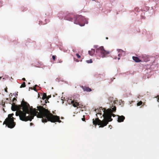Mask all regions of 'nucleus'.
<instances>
[{
  "instance_id": "f257e3e1",
  "label": "nucleus",
  "mask_w": 159,
  "mask_h": 159,
  "mask_svg": "<svg viewBox=\"0 0 159 159\" xmlns=\"http://www.w3.org/2000/svg\"><path fill=\"white\" fill-rule=\"evenodd\" d=\"M22 106L23 111L20 110L17 111L16 115L19 116L20 119L22 121H31L34 116H36L38 118H42V121L43 123L48 121L53 123L61 122L59 116L53 115L48 109L43 106H38L36 109H33L32 107H30L28 103L24 101L22 102Z\"/></svg>"
},
{
  "instance_id": "f03ea898",
  "label": "nucleus",
  "mask_w": 159,
  "mask_h": 159,
  "mask_svg": "<svg viewBox=\"0 0 159 159\" xmlns=\"http://www.w3.org/2000/svg\"><path fill=\"white\" fill-rule=\"evenodd\" d=\"M113 107L111 108H108L106 109L105 108H102V107L99 108L98 110V114L101 115L102 114V112L101 110H102L103 112L102 114V116L103 117L104 119L101 120H99L98 118H96L94 120L93 119V125H100L99 127H103L107 125L108 122L111 121L112 120L111 118L112 116L113 117L115 116L114 114L112 113V112H115L116 110V107L115 106H112Z\"/></svg>"
},
{
  "instance_id": "7ed1b4c3",
  "label": "nucleus",
  "mask_w": 159,
  "mask_h": 159,
  "mask_svg": "<svg viewBox=\"0 0 159 159\" xmlns=\"http://www.w3.org/2000/svg\"><path fill=\"white\" fill-rule=\"evenodd\" d=\"M68 20L73 21L74 24L79 25L81 26H84L85 23H88L87 20L81 15H76L74 17V19L72 17H69Z\"/></svg>"
},
{
  "instance_id": "20e7f679",
  "label": "nucleus",
  "mask_w": 159,
  "mask_h": 159,
  "mask_svg": "<svg viewBox=\"0 0 159 159\" xmlns=\"http://www.w3.org/2000/svg\"><path fill=\"white\" fill-rule=\"evenodd\" d=\"M13 114H9L8 115L7 118L4 121L3 124H6L8 127L10 128H13L15 126L16 123L14 122V118L12 116Z\"/></svg>"
},
{
  "instance_id": "39448f33",
  "label": "nucleus",
  "mask_w": 159,
  "mask_h": 159,
  "mask_svg": "<svg viewBox=\"0 0 159 159\" xmlns=\"http://www.w3.org/2000/svg\"><path fill=\"white\" fill-rule=\"evenodd\" d=\"M96 55L98 59L99 58H104L107 56V55L109 54L110 52L105 50L103 46H101L97 48L96 50Z\"/></svg>"
},
{
  "instance_id": "423d86ee",
  "label": "nucleus",
  "mask_w": 159,
  "mask_h": 159,
  "mask_svg": "<svg viewBox=\"0 0 159 159\" xmlns=\"http://www.w3.org/2000/svg\"><path fill=\"white\" fill-rule=\"evenodd\" d=\"M22 107V104L21 105L17 106L15 105V103H13L12 105L11 109L13 111H16V110H20Z\"/></svg>"
},
{
  "instance_id": "0eeeda50",
  "label": "nucleus",
  "mask_w": 159,
  "mask_h": 159,
  "mask_svg": "<svg viewBox=\"0 0 159 159\" xmlns=\"http://www.w3.org/2000/svg\"><path fill=\"white\" fill-rule=\"evenodd\" d=\"M71 103L72 104L73 106L74 107H77V108L78 107V106H79V107H81L80 106V104L79 103L77 102H76L74 100L71 101Z\"/></svg>"
},
{
  "instance_id": "6e6552de",
  "label": "nucleus",
  "mask_w": 159,
  "mask_h": 159,
  "mask_svg": "<svg viewBox=\"0 0 159 159\" xmlns=\"http://www.w3.org/2000/svg\"><path fill=\"white\" fill-rule=\"evenodd\" d=\"M118 122H122L125 119V117L123 116H120L118 115Z\"/></svg>"
},
{
  "instance_id": "1a4fd4ad",
  "label": "nucleus",
  "mask_w": 159,
  "mask_h": 159,
  "mask_svg": "<svg viewBox=\"0 0 159 159\" xmlns=\"http://www.w3.org/2000/svg\"><path fill=\"white\" fill-rule=\"evenodd\" d=\"M117 51H118V52H120V53L118 55L119 57H121V56L123 55L124 56H125V52L124 51L122 50L121 49H117Z\"/></svg>"
},
{
  "instance_id": "9d476101",
  "label": "nucleus",
  "mask_w": 159,
  "mask_h": 159,
  "mask_svg": "<svg viewBox=\"0 0 159 159\" xmlns=\"http://www.w3.org/2000/svg\"><path fill=\"white\" fill-rule=\"evenodd\" d=\"M141 57L142 58L143 61L147 62L149 61L148 57L145 55H142Z\"/></svg>"
},
{
  "instance_id": "9b49d317",
  "label": "nucleus",
  "mask_w": 159,
  "mask_h": 159,
  "mask_svg": "<svg viewBox=\"0 0 159 159\" xmlns=\"http://www.w3.org/2000/svg\"><path fill=\"white\" fill-rule=\"evenodd\" d=\"M132 58L133 60L134 61L136 62H139L141 61V60L137 57H133Z\"/></svg>"
},
{
  "instance_id": "f8f14e48",
  "label": "nucleus",
  "mask_w": 159,
  "mask_h": 159,
  "mask_svg": "<svg viewBox=\"0 0 159 159\" xmlns=\"http://www.w3.org/2000/svg\"><path fill=\"white\" fill-rule=\"evenodd\" d=\"M56 81L58 82H59L60 81L64 82L65 83H67V82L66 81H64L63 78H61V77H59V78H57L56 79Z\"/></svg>"
},
{
  "instance_id": "ddd939ff",
  "label": "nucleus",
  "mask_w": 159,
  "mask_h": 159,
  "mask_svg": "<svg viewBox=\"0 0 159 159\" xmlns=\"http://www.w3.org/2000/svg\"><path fill=\"white\" fill-rule=\"evenodd\" d=\"M95 52V50L94 49H92L91 51H89V53L91 56L93 55Z\"/></svg>"
},
{
  "instance_id": "4468645a",
  "label": "nucleus",
  "mask_w": 159,
  "mask_h": 159,
  "mask_svg": "<svg viewBox=\"0 0 159 159\" xmlns=\"http://www.w3.org/2000/svg\"><path fill=\"white\" fill-rule=\"evenodd\" d=\"M47 98V95L46 93H44L43 95L42 98L43 99H44L46 98Z\"/></svg>"
},
{
  "instance_id": "2eb2a0df",
  "label": "nucleus",
  "mask_w": 159,
  "mask_h": 159,
  "mask_svg": "<svg viewBox=\"0 0 159 159\" xmlns=\"http://www.w3.org/2000/svg\"><path fill=\"white\" fill-rule=\"evenodd\" d=\"M82 87V89H87V90H88V89H91L90 88H89L88 87H85L84 88V87L83 86H82L81 87Z\"/></svg>"
},
{
  "instance_id": "dca6fc26",
  "label": "nucleus",
  "mask_w": 159,
  "mask_h": 159,
  "mask_svg": "<svg viewBox=\"0 0 159 159\" xmlns=\"http://www.w3.org/2000/svg\"><path fill=\"white\" fill-rule=\"evenodd\" d=\"M25 82H24L21 85L20 87V88H21L22 87H25Z\"/></svg>"
},
{
  "instance_id": "f3484780",
  "label": "nucleus",
  "mask_w": 159,
  "mask_h": 159,
  "mask_svg": "<svg viewBox=\"0 0 159 159\" xmlns=\"http://www.w3.org/2000/svg\"><path fill=\"white\" fill-rule=\"evenodd\" d=\"M142 103L143 102L141 101H140L137 103V106H140L142 104Z\"/></svg>"
},
{
  "instance_id": "a211bd4d",
  "label": "nucleus",
  "mask_w": 159,
  "mask_h": 159,
  "mask_svg": "<svg viewBox=\"0 0 159 159\" xmlns=\"http://www.w3.org/2000/svg\"><path fill=\"white\" fill-rule=\"evenodd\" d=\"M86 62L88 63H91L92 62V61L91 59L86 61Z\"/></svg>"
},
{
  "instance_id": "6ab92c4d",
  "label": "nucleus",
  "mask_w": 159,
  "mask_h": 159,
  "mask_svg": "<svg viewBox=\"0 0 159 159\" xmlns=\"http://www.w3.org/2000/svg\"><path fill=\"white\" fill-rule=\"evenodd\" d=\"M37 85H35L34 87L33 88H32V87H30V89H36V87L37 86Z\"/></svg>"
},
{
  "instance_id": "aec40b11",
  "label": "nucleus",
  "mask_w": 159,
  "mask_h": 159,
  "mask_svg": "<svg viewBox=\"0 0 159 159\" xmlns=\"http://www.w3.org/2000/svg\"><path fill=\"white\" fill-rule=\"evenodd\" d=\"M83 118H82V120L83 121H85V119L84 118V116H83Z\"/></svg>"
},
{
  "instance_id": "412c9836",
  "label": "nucleus",
  "mask_w": 159,
  "mask_h": 159,
  "mask_svg": "<svg viewBox=\"0 0 159 159\" xmlns=\"http://www.w3.org/2000/svg\"><path fill=\"white\" fill-rule=\"evenodd\" d=\"M76 55L78 58H79L80 57V56L78 54H76Z\"/></svg>"
},
{
  "instance_id": "4be33fe9",
  "label": "nucleus",
  "mask_w": 159,
  "mask_h": 159,
  "mask_svg": "<svg viewBox=\"0 0 159 159\" xmlns=\"http://www.w3.org/2000/svg\"><path fill=\"white\" fill-rule=\"evenodd\" d=\"M74 61H75L77 62H78L79 61L78 59H76L75 58H74Z\"/></svg>"
},
{
  "instance_id": "5701e85b",
  "label": "nucleus",
  "mask_w": 159,
  "mask_h": 159,
  "mask_svg": "<svg viewBox=\"0 0 159 159\" xmlns=\"http://www.w3.org/2000/svg\"><path fill=\"white\" fill-rule=\"evenodd\" d=\"M16 98H14L13 99V102H14L15 101H16Z\"/></svg>"
},
{
  "instance_id": "b1692460",
  "label": "nucleus",
  "mask_w": 159,
  "mask_h": 159,
  "mask_svg": "<svg viewBox=\"0 0 159 159\" xmlns=\"http://www.w3.org/2000/svg\"><path fill=\"white\" fill-rule=\"evenodd\" d=\"M52 57L53 59L54 60L55 58V56H53Z\"/></svg>"
},
{
  "instance_id": "393cba45",
  "label": "nucleus",
  "mask_w": 159,
  "mask_h": 159,
  "mask_svg": "<svg viewBox=\"0 0 159 159\" xmlns=\"http://www.w3.org/2000/svg\"><path fill=\"white\" fill-rule=\"evenodd\" d=\"M86 91H87L88 92H90L91 91H92V90H85Z\"/></svg>"
},
{
  "instance_id": "a878e982",
  "label": "nucleus",
  "mask_w": 159,
  "mask_h": 159,
  "mask_svg": "<svg viewBox=\"0 0 159 159\" xmlns=\"http://www.w3.org/2000/svg\"><path fill=\"white\" fill-rule=\"evenodd\" d=\"M157 101H158V102H159V96L158 97V98Z\"/></svg>"
},
{
  "instance_id": "bb28decb",
  "label": "nucleus",
  "mask_w": 159,
  "mask_h": 159,
  "mask_svg": "<svg viewBox=\"0 0 159 159\" xmlns=\"http://www.w3.org/2000/svg\"><path fill=\"white\" fill-rule=\"evenodd\" d=\"M22 80L25 81V78H23L22 79Z\"/></svg>"
},
{
  "instance_id": "cd10ccee",
  "label": "nucleus",
  "mask_w": 159,
  "mask_h": 159,
  "mask_svg": "<svg viewBox=\"0 0 159 159\" xmlns=\"http://www.w3.org/2000/svg\"><path fill=\"white\" fill-rule=\"evenodd\" d=\"M4 89H5V90L7 89V87H6V88H5Z\"/></svg>"
},
{
  "instance_id": "c85d7f7f",
  "label": "nucleus",
  "mask_w": 159,
  "mask_h": 159,
  "mask_svg": "<svg viewBox=\"0 0 159 159\" xmlns=\"http://www.w3.org/2000/svg\"><path fill=\"white\" fill-rule=\"evenodd\" d=\"M120 59V57H118V60H119V59Z\"/></svg>"
},
{
  "instance_id": "c756f323",
  "label": "nucleus",
  "mask_w": 159,
  "mask_h": 159,
  "mask_svg": "<svg viewBox=\"0 0 159 159\" xmlns=\"http://www.w3.org/2000/svg\"><path fill=\"white\" fill-rule=\"evenodd\" d=\"M117 58V57H115L114 58V59H116Z\"/></svg>"
},
{
  "instance_id": "7c9ffc66",
  "label": "nucleus",
  "mask_w": 159,
  "mask_h": 159,
  "mask_svg": "<svg viewBox=\"0 0 159 159\" xmlns=\"http://www.w3.org/2000/svg\"><path fill=\"white\" fill-rule=\"evenodd\" d=\"M5 91L6 92H7V90H5Z\"/></svg>"
},
{
  "instance_id": "2f4dec72",
  "label": "nucleus",
  "mask_w": 159,
  "mask_h": 159,
  "mask_svg": "<svg viewBox=\"0 0 159 159\" xmlns=\"http://www.w3.org/2000/svg\"><path fill=\"white\" fill-rule=\"evenodd\" d=\"M30 125H32V124H32V123H30Z\"/></svg>"
},
{
  "instance_id": "473e14b6",
  "label": "nucleus",
  "mask_w": 159,
  "mask_h": 159,
  "mask_svg": "<svg viewBox=\"0 0 159 159\" xmlns=\"http://www.w3.org/2000/svg\"><path fill=\"white\" fill-rule=\"evenodd\" d=\"M63 117H62L61 118V119H63Z\"/></svg>"
},
{
  "instance_id": "72a5a7b5",
  "label": "nucleus",
  "mask_w": 159,
  "mask_h": 159,
  "mask_svg": "<svg viewBox=\"0 0 159 159\" xmlns=\"http://www.w3.org/2000/svg\"><path fill=\"white\" fill-rule=\"evenodd\" d=\"M106 39H108V38H107H107H106Z\"/></svg>"
},
{
  "instance_id": "f704fd0d",
  "label": "nucleus",
  "mask_w": 159,
  "mask_h": 159,
  "mask_svg": "<svg viewBox=\"0 0 159 159\" xmlns=\"http://www.w3.org/2000/svg\"><path fill=\"white\" fill-rule=\"evenodd\" d=\"M35 90V91H36L37 92V91L38 90Z\"/></svg>"
},
{
  "instance_id": "c9c22d12",
  "label": "nucleus",
  "mask_w": 159,
  "mask_h": 159,
  "mask_svg": "<svg viewBox=\"0 0 159 159\" xmlns=\"http://www.w3.org/2000/svg\"><path fill=\"white\" fill-rule=\"evenodd\" d=\"M1 79V77H0V79Z\"/></svg>"
}]
</instances>
